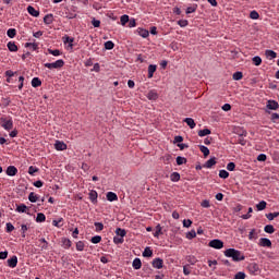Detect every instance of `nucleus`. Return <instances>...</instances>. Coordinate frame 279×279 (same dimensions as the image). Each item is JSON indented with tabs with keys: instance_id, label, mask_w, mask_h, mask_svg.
Masks as SVG:
<instances>
[{
	"instance_id": "obj_1",
	"label": "nucleus",
	"mask_w": 279,
	"mask_h": 279,
	"mask_svg": "<svg viewBox=\"0 0 279 279\" xmlns=\"http://www.w3.org/2000/svg\"><path fill=\"white\" fill-rule=\"evenodd\" d=\"M223 255L228 258H231L235 263L246 259V256L242 251L232 247L225 250Z\"/></svg>"
},
{
	"instance_id": "obj_2",
	"label": "nucleus",
	"mask_w": 279,
	"mask_h": 279,
	"mask_svg": "<svg viewBox=\"0 0 279 279\" xmlns=\"http://www.w3.org/2000/svg\"><path fill=\"white\" fill-rule=\"evenodd\" d=\"M0 125L5 131H11L14 128L13 119L11 117L8 118H0Z\"/></svg>"
},
{
	"instance_id": "obj_3",
	"label": "nucleus",
	"mask_w": 279,
	"mask_h": 279,
	"mask_svg": "<svg viewBox=\"0 0 279 279\" xmlns=\"http://www.w3.org/2000/svg\"><path fill=\"white\" fill-rule=\"evenodd\" d=\"M65 65V62L63 59H59L56 62L52 63H45L44 66L49 69V70H53V69H61Z\"/></svg>"
},
{
	"instance_id": "obj_4",
	"label": "nucleus",
	"mask_w": 279,
	"mask_h": 279,
	"mask_svg": "<svg viewBox=\"0 0 279 279\" xmlns=\"http://www.w3.org/2000/svg\"><path fill=\"white\" fill-rule=\"evenodd\" d=\"M208 246L216 248V250H221L225 247V242L219 239H214V240L209 241Z\"/></svg>"
},
{
	"instance_id": "obj_5",
	"label": "nucleus",
	"mask_w": 279,
	"mask_h": 279,
	"mask_svg": "<svg viewBox=\"0 0 279 279\" xmlns=\"http://www.w3.org/2000/svg\"><path fill=\"white\" fill-rule=\"evenodd\" d=\"M266 109L268 110H278L279 109V102L272 99L267 100Z\"/></svg>"
},
{
	"instance_id": "obj_6",
	"label": "nucleus",
	"mask_w": 279,
	"mask_h": 279,
	"mask_svg": "<svg viewBox=\"0 0 279 279\" xmlns=\"http://www.w3.org/2000/svg\"><path fill=\"white\" fill-rule=\"evenodd\" d=\"M258 245L263 247H272V241L268 238H260Z\"/></svg>"
},
{
	"instance_id": "obj_7",
	"label": "nucleus",
	"mask_w": 279,
	"mask_h": 279,
	"mask_svg": "<svg viewBox=\"0 0 279 279\" xmlns=\"http://www.w3.org/2000/svg\"><path fill=\"white\" fill-rule=\"evenodd\" d=\"M163 263L165 262L162 258L157 257V258L153 259L151 265L156 269H161V268H163Z\"/></svg>"
},
{
	"instance_id": "obj_8",
	"label": "nucleus",
	"mask_w": 279,
	"mask_h": 279,
	"mask_svg": "<svg viewBox=\"0 0 279 279\" xmlns=\"http://www.w3.org/2000/svg\"><path fill=\"white\" fill-rule=\"evenodd\" d=\"M146 98L148 100H157L159 98V94L156 89H151L146 94Z\"/></svg>"
},
{
	"instance_id": "obj_9",
	"label": "nucleus",
	"mask_w": 279,
	"mask_h": 279,
	"mask_svg": "<svg viewBox=\"0 0 279 279\" xmlns=\"http://www.w3.org/2000/svg\"><path fill=\"white\" fill-rule=\"evenodd\" d=\"M54 149L59 150V151L66 150L68 149V145L64 142L56 141Z\"/></svg>"
},
{
	"instance_id": "obj_10",
	"label": "nucleus",
	"mask_w": 279,
	"mask_h": 279,
	"mask_svg": "<svg viewBox=\"0 0 279 279\" xmlns=\"http://www.w3.org/2000/svg\"><path fill=\"white\" fill-rule=\"evenodd\" d=\"M7 175L14 177L19 173V169L14 166H9L5 170Z\"/></svg>"
},
{
	"instance_id": "obj_11",
	"label": "nucleus",
	"mask_w": 279,
	"mask_h": 279,
	"mask_svg": "<svg viewBox=\"0 0 279 279\" xmlns=\"http://www.w3.org/2000/svg\"><path fill=\"white\" fill-rule=\"evenodd\" d=\"M247 268L252 274H258L260 271V267L257 263H251Z\"/></svg>"
},
{
	"instance_id": "obj_12",
	"label": "nucleus",
	"mask_w": 279,
	"mask_h": 279,
	"mask_svg": "<svg viewBox=\"0 0 279 279\" xmlns=\"http://www.w3.org/2000/svg\"><path fill=\"white\" fill-rule=\"evenodd\" d=\"M215 165H217V158H216V157H210L209 160H207V161L203 165V168L210 169V168H213Z\"/></svg>"
},
{
	"instance_id": "obj_13",
	"label": "nucleus",
	"mask_w": 279,
	"mask_h": 279,
	"mask_svg": "<svg viewBox=\"0 0 279 279\" xmlns=\"http://www.w3.org/2000/svg\"><path fill=\"white\" fill-rule=\"evenodd\" d=\"M7 263H8V266H9V267L14 268V267L17 266L19 258H17L16 255H13L11 258H9V259L7 260Z\"/></svg>"
},
{
	"instance_id": "obj_14",
	"label": "nucleus",
	"mask_w": 279,
	"mask_h": 279,
	"mask_svg": "<svg viewBox=\"0 0 279 279\" xmlns=\"http://www.w3.org/2000/svg\"><path fill=\"white\" fill-rule=\"evenodd\" d=\"M88 197L90 199V202L93 204H96L98 202V192L95 191V190H92L89 193H88Z\"/></svg>"
},
{
	"instance_id": "obj_15",
	"label": "nucleus",
	"mask_w": 279,
	"mask_h": 279,
	"mask_svg": "<svg viewBox=\"0 0 279 279\" xmlns=\"http://www.w3.org/2000/svg\"><path fill=\"white\" fill-rule=\"evenodd\" d=\"M142 266H143V263H142V259H141V258L136 257V258L133 259V262H132V267H133L135 270L141 269Z\"/></svg>"
},
{
	"instance_id": "obj_16",
	"label": "nucleus",
	"mask_w": 279,
	"mask_h": 279,
	"mask_svg": "<svg viewBox=\"0 0 279 279\" xmlns=\"http://www.w3.org/2000/svg\"><path fill=\"white\" fill-rule=\"evenodd\" d=\"M137 34L142 37V38H148L149 37V31L144 29L142 27H138L136 29Z\"/></svg>"
},
{
	"instance_id": "obj_17",
	"label": "nucleus",
	"mask_w": 279,
	"mask_h": 279,
	"mask_svg": "<svg viewBox=\"0 0 279 279\" xmlns=\"http://www.w3.org/2000/svg\"><path fill=\"white\" fill-rule=\"evenodd\" d=\"M24 47L29 48L32 51H37L39 49V45L37 43H26Z\"/></svg>"
},
{
	"instance_id": "obj_18",
	"label": "nucleus",
	"mask_w": 279,
	"mask_h": 279,
	"mask_svg": "<svg viewBox=\"0 0 279 279\" xmlns=\"http://www.w3.org/2000/svg\"><path fill=\"white\" fill-rule=\"evenodd\" d=\"M27 13L31 14L34 17H38L40 15V12L37 11L34 7H27Z\"/></svg>"
},
{
	"instance_id": "obj_19",
	"label": "nucleus",
	"mask_w": 279,
	"mask_h": 279,
	"mask_svg": "<svg viewBox=\"0 0 279 279\" xmlns=\"http://www.w3.org/2000/svg\"><path fill=\"white\" fill-rule=\"evenodd\" d=\"M38 241L40 242V244L38 246L40 247L41 251L48 250L49 242L45 238H41Z\"/></svg>"
},
{
	"instance_id": "obj_20",
	"label": "nucleus",
	"mask_w": 279,
	"mask_h": 279,
	"mask_svg": "<svg viewBox=\"0 0 279 279\" xmlns=\"http://www.w3.org/2000/svg\"><path fill=\"white\" fill-rule=\"evenodd\" d=\"M247 133L244 132L243 134H240L236 138V144H241L242 146H245L246 145V140L244 138V136H246Z\"/></svg>"
},
{
	"instance_id": "obj_21",
	"label": "nucleus",
	"mask_w": 279,
	"mask_h": 279,
	"mask_svg": "<svg viewBox=\"0 0 279 279\" xmlns=\"http://www.w3.org/2000/svg\"><path fill=\"white\" fill-rule=\"evenodd\" d=\"M106 198H107V201H109V202H114V201H118V199H119L117 193H113V192H108V193L106 194Z\"/></svg>"
},
{
	"instance_id": "obj_22",
	"label": "nucleus",
	"mask_w": 279,
	"mask_h": 279,
	"mask_svg": "<svg viewBox=\"0 0 279 279\" xmlns=\"http://www.w3.org/2000/svg\"><path fill=\"white\" fill-rule=\"evenodd\" d=\"M53 14H46L45 16H44V24H46V25H51L52 23H53Z\"/></svg>"
},
{
	"instance_id": "obj_23",
	"label": "nucleus",
	"mask_w": 279,
	"mask_h": 279,
	"mask_svg": "<svg viewBox=\"0 0 279 279\" xmlns=\"http://www.w3.org/2000/svg\"><path fill=\"white\" fill-rule=\"evenodd\" d=\"M265 56H266L267 59L272 60V59H276L278 57V53L274 50H266Z\"/></svg>"
},
{
	"instance_id": "obj_24",
	"label": "nucleus",
	"mask_w": 279,
	"mask_h": 279,
	"mask_svg": "<svg viewBox=\"0 0 279 279\" xmlns=\"http://www.w3.org/2000/svg\"><path fill=\"white\" fill-rule=\"evenodd\" d=\"M183 122H185L190 129H195L196 128V122L193 118H185L183 120Z\"/></svg>"
},
{
	"instance_id": "obj_25",
	"label": "nucleus",
	"mask_w": 279,
	"mask_h": 279,
	"mask_svg": "<svg viewBox=\"0 0 279 279\" xmlns=\"http://www.w3.org/2000/svg\"><path fill=\"white\" fill-rule=\"evenodd\" d=\"M31 85H32V87L37 88L43 85V82L39 77H33Z\"/></svg>"
},
{
	"instance_id": "obj_26",
	"label": "nucleus",
	"mask_w": 279,
	"mask_h": 279,
	"mask_svg": "<svg viewBox=\"0 0 279 279\" xmlns=\"http://www.w3.org/2000/svg\"><path fill=\"white\" fill-rule=\"evenodd\" d=\"M61 243H62L63 248H65V250H68L72 246V241L68 238L61 239Z\"/></svg>"
},
{
	"instance_id": "obj_27",
	"label": "nucleus",
	"mask_w": 279,
	"mask_h": 279,
	"mask_svg": "<svg viewBox=\"0 0 279 279\" xmlns=\"http://www.w3.org/2000/svg\"><path fill=\"white\" fill-rule=\"evenodd\" d=\"M156 71H157V65L149 64L148 65V78H153Z\"/></svg>"
},
{
	"instance_id": "obj_28",
	"label": "nucleus",
	"mask_w": 279,
	"mask_h": 279,
	"mask_svg": "<svg viewBox=\"0 0 279 279\" xmlns=\"http://www.w3.org/2000/svg\"><path fill=\"white\" fill-rule=\"evenodd\" d=\"M7 47L11 52H16L19 50V47L13 41L8 43Z\"/></svg>"
},
{
	"instance_id": "obj_29",
	"label": "nucleus",
	"mask_w": 279,
	"mask_h": 279,
	"mask_svg": "<svg viewBox=\"0 0 279 279\" xmlns=\"http://www.w3.org/2000/svg\"><path fill=\"white\" fill-rule=\"evenodd\" d=\"M199 150L203 153L204 157H208L210 155V149L205 145H199Z\"/></svg>"
},
{
	"instance_id": "obj_30",
	"label": "nucleus",
	"mask_w": 279,
	"mask_h": 279,
	"mask_svg": "<svg viewBox=\"0 0 279 279\" xmlns=\"http://www.w3.org/2000/svg\"><path fill=\"white\" fill-rule=\"evenodd\" d=\"M170 180L172 182H179L181 180V174L179 172H173L170 174Z\"/></svg>"
},
{
	"instance_id": "obj_31",
	"label": "nucleus",
	"mask_w": 279,
	"mask_h": 279,
	"mask_svg": "<svg viewBox=\"0 0 279 279\" xmlns=\"http://www.w3.org/2000/svg\"><path fill=\"white\" fill-rule=\"evenodd\" d=\"M142 255L144 257H150V256L154 255V252H153V250L150 247L147 246V247L144 248Z\"/></svg>"
},
{
	"instance_id": "obj_32",
	"label": "nucleus",
	"mask_w": 279,
	"mask_h": 279,
	"mask_svg": "<svg viewBox=\"0 0 279 279\" xmlns=\"http://www.w3.org/2000/svg\"><path fill=\"white\" fill-rule=\"evenodd\" d=\"M28 207L25 204L16 205V211L17 213H27Z\"/></svg>"
},
{
	"instance_id": "obj_33",
	"label": "nucleus",
	"mask_w": 279,
	"mask_h": 279,
	"mask_svg": "<svg viewBox=\"0 0 279 279\" xmlns=\"http://www.w3.org/2000/svg\"><path fill=\"white\" fill-rule=\"evenodd\" d=\"M197 134L199 137H204V136L210 135L211 130H209V129L199 130Z\"/></svg>"
},
{
	"instance_id": "obj_34",
	"label": "nucleus",
	"mask_w": 279,
	"mask_h": 279,
	"mask_svg": "<svg viewBox=\"0 0 279 279\" xmlns=\"http://www.w3.org/2000/svg\"><path fill=\"white\" fill-rule=\"evenodd\" d=\"M258 211L265 210L267 208V202L262 201L256 205Z\"/></svg>"
},
{
	"instance_id": "obj_35",
	"label": "nucleus",
	"mask_w": 279,
	"mask_h": 279,
	"mask_svg": "<svg viewBox=\"0 0 279 279\" xmlns=\"http://www.w3.org/2000/svg\"><path fill=\"white\" fill-rule=\"evenodd\" d=\"M38 199H39V196L36 195L34 192H31V193L28 194V201H29L31 203H36Z\"/></svg>"
},
{
	"instance_id": "obj_36",
	"label": "nucleus",
	"mask_w": 279,
	"mask_h": 279,
	"mask_svg": "<svg viewBox=\"0 0 279 279\" xmlns=\"http://www.w3.org/2000/svg\"><path fill=\"white\" fill-rule=\"evenodd\" d=\"M104 47L106 50H112V49H114L116 45L113 41L109 40L104 44Z\"/></svg>"
},
{
	"instance_id": "obj_37",
	"label": "nucleus",
	"mask_w": 279,
	"mask_h": 279,
	"mask_svg": "<svg viewBox=\"0 0 279 279\" xmlns=\"http://www.w3.org/2000/svg\"><path fill=\"white\" fill-rule=\"evenodd\" d=\"M264 231L269 234H272V233H275L276 229L272 225H267V226H265Z\"/></svg>"
},
{
	"instance_id": "obj_38",
	"label": "nucleus",
	"mask_w": 279,
	"mask_h": 279,
	"mask_svg": "<svg viewBox=\"0 0 279 279\" xmlns=\"http://www.w3.org/2000/svg\"><path fill=\"white\" fill-rule=\"evenodd\" d=\"M197 9H198V5H197V4H193V5L189 7V8H186L185 13H186V14L194 13V12L197 11Z\"/></svg>"
},
{
	"instance_id": "obj_39",
	"label": "nucleus",
	"mask_w": 279,
	"mask_h": 279,
	"mask_svg": "<svg viewBox=\"0 0 279 279\" xmlns=\"http://www.w3.org/2000/svg\"><path fill=\"white\" fill-rule=\"evenodd\" d=\"M116 234L118 236H121V238H124L126 235V230L125 229H122V228H117L116 229Z\"/></svg>"
},
{
	"instance_id": "obj_40",
	"label": "nucleus",
	"mask_w": 279,
	"mask_h": 279,
	"mask_svg": "<svg viewBox=\"0 0 279 279\" xmlns=\"http://www.w3.org/2000/svg\"><path fill=\"white\" fill-rule=\"evenodd\" d=\"M46 221V215L44 213H38L36 216V222H44Z\"/></svg>"
},
{
	"instance_id": "obj_41",
	"label": "nucleus",
	"mask_w": 279,
	"mask_h": 279,
	"mask_svg": "<svg viewBox=\"0 0 279 279\" xmlns=\"http://www.w3.org/2000/svg\"><path fill=\"white\" fill-rule=\"evenodd\" d=\"M252 61H253L254 65H256V66H259V65H262V63H263V59H262L260 57H258V56H255V57L252 59Z\"/></svg>"
},
{
	"instance_id": "obj_42",
	"label": "nucleus",
	"mask_w": 279,
	"mask_h": 279,
	"mask_svg": "<svg viewBox=\"0 0 279 279\" xmlns=\"http://www.w3.org/2000/svg\"><path fill=\"white\" fill-rule=\"evenodd\" d=\"M129 21H130V16L126 15V14H124V15H122V16L120 17V23H121L122 26H125L126 23H129Z\"/></svg>"
},
{
	"instance_id": "obj_43",
	"label": "nucleus",
	"mask_w": 279,
	"mask_h": 279,
	"mask_svg": "<svg viewBox=\"0 0 279 279\" xmlns=\"http://www.w3.org/2000/svg\"><path fill=\"white\" fill-rule=\"evenodd\" d=\"M94 226H95V231L96 232H100L105 229V226L102 222H94Z\"/></svg>"
},
{
	"instance_id": "obj_44",
	"label": "nucleus",
	"mask_w": 279,
	"mask_h": 279,
	"mask_svg": "<svg viewBox=\"0 0 279 279\" xmlns=\"http://www.w3.org/2000/svg\"><path fill=\"white\" fill-rule=\"evenodd\" d=\"M160 234H162V227H161V225H157L156 226V231L154 232V236L159 238Z\"/></svg>"
},
{
	"instance_id": "obj_45",
	"label": "nucleus",
	"mask_w": 279,
	"mask_h": 279,
	"mask_svg": "<svg viewBox=\"0 0 279 279\" xmlns=\"http://www.w3.org/2000/svg\"><path fill=\"white\" fill-rule=\"evenodd\" d=\"M62 40H63V44H70V47H73V43H74V38H72V37H70V36H64L63 38H62Z\"/></svg>"
},
{
	"instance_id": "obj_46",
	"label": "nucleus",
	"mask_w": 279,
	"mask_h": 279,
	"mask_svg": "<svg viewBox=\"0 0 279 279\" xmlns=\"http://www.w3.org/2000/svg\"><path fill=\"white\" fill-rule=\"evenodd\" d=\"M258 238L256 229H252L248 233V240H256Z\"/></svg>"
},
{
	"instance_id": "obj_47",
	"label": "nucleus",
	"mask_w": 279,
	"mask_h": 279,
	"mask_svg": "<svg viewBox=\"0 0 279 279\" xmlns=\"http://www.w3.org/2000/svg\"><path fill=\"white\" fill-rule=\"evenodd\" d=\"M175 161H177V165L181 166V165L186 163V162H187V159L184 158V157H182V156H178L177 159H175Z\"/></svg>"
},
{
	"instance_id": "obj_48",
	"label": "nucleus",
	"mask_w": 279,
	"mask_h": 279,
	"mask_svg": "<svg viewBox=\"0 0 279 279\" xmlns=\"http://www.w3.org/2000/svg\"><path fill=\"white\" fill-rule=\"evenodd\" d=\"M16 29H14V28H9L8 31H7V36L8 37H10V38H14L15 36H16Z\"/></svg>"
},
{
	"instance_id": "obj_49",
	"label": "nucleus",
	"mask_w": 279,
	"mask_h": 279,
	"mask_svg": "<svg viewBox=\"0 0 279 279\" xmlns=\"http://www.w3.org/2000/svg\"><path fill=\"white\" fill-rule=\"evenodd\" d=\"M196 236H197L196 230H191L190 232L186 233V239L189 240H193Z\"/></svg>"
},
{
	"instance_id": "obj_50",
	"label": "nucleus",
	"mask_w": 279,
	"mask_h": 279,
	"mask_svg": "<svg viewBox=\"0 0 279 279\" xmlns=\"http://www.w3.org/2000/svg\"><path fill=\"white\" fill-rule=\"evenodd\" d=\"M47 51L49 54H52L53 57H59L62 54L61 50L59 49H54V50L48 49Z\"/></svg>"
},
{
	"instance_id": "obj_51",
	"label": "nucleus",
	"mask_w": 279,
	"mask_h": 279,
	"mask_svg": "<svg viewBox=\"0 0 279 279\" xmlns=\"http://www.w3.org/2000/svg\"><path fill=\"white\" fill-rule=\"evenodd\" d=\"M113 243L122 244V243H124V238L120 236V235H116V236H113Z\"/></svg>"
},
{
	"instance_id": "obj_52",
	"label": "nucleus",
	"mask_w": 279,
	"mask_h": 279,
	"mask_svg": "<svg viewBox=\"0 0 279 279\" xmlns=\"http://www.w3.org/2000/svg\"><path fill=\"white\" fill-rule=\"evenodd\" d=\"M276 217H279V211L266 214L268 220H274Z\"/></svg>"
},
{
	"instance_id": "obj_53",
	"label": "nucleus",
	"mask_w": 279,
	"mask_h": 279,
	"mask_svg": "<svg viewBox=\"0 0 279 279\" xmlns=\"http://www.w3.org/2000/svg\"><path fill=\"white\" fill-rule=\"evenodd\" d=\"M229 177H230V173L227 170H220L219 171V178L228 179Z\"/></svg>"
},
{
	"instance_id": "obj_54",
	"label": "nucleus",
	"mask_w": 279,
	"mask_h": 279,
	"mask_svg": "<svg viewBox=\"0 0 279 279\" xmlns=\"http://www.w3.org/2000/svg\"><path fill=\"white\" fill-rule=\"evenodd\" d=\"M243 73L242 72H235V73H233V75H232V78L234 80V81H240V80H242L243 78Z\"/></svg>"
},
{
	"instance_id": "obj_55",
	"label": "nucleus",
	"mask_w": 279,
	"mask_h": 279,
	"mask_svg": "<svg viewBox=\"0 0 279 279\" xmlns=\"http://www.w3.org/2000/svg\"><path fill=\"white\" fill-rule=\"evenodd\" d=\"M84 248H85V243L83 241H77L76 242V251L82 252V251H84Z\"/></svg>"
},
{
	"instance_id": "obj_56",
	"label": "nucleus",
	"mask_w": 279,
	"mask_h": 279,
	"mask_svg": "<svg viewBox=\"0 0 279 279\" xmlns=\"http://www.w3.org/2000/svg\"><path fill=\"white\" fill-rule=\"evenodd\" d=\"M102 240L101 235L92 236L90 242L94 244L100 243Z\"/></svg>"
},
{
	"instance_id": "obj_57",
	"label": "nucleus",
	"mask_w": 279,
	"mask_h": 279,
	"mask_svg": "<svg viewBox=\"0 0 279 279\" xmlns=\"http://www.w3.org/2000/svg\"><path fill=\"white\" fill-rule=\"evenodd\" d=\"M38 171H39V169L37 167L29 166L27 172H28V174L34 175Z\"/></svg>"
},
{
	"instance_id": "obj_58",
	"label": "nucleus",
	"mask_w": 279,
	"mask_h": 279,
	"mask_svg": "<svg viewBox=\"0 0 279 279\" xmlns=\"http://www.w3.org/2000/svg\"><path fill=\"white\" fill-rule=\"evenodd\" d=\"M270 120L274 123H278V121H279V113H277V112L271 113Z\"/></svg>"
},
{
	"instance_id": "obj_59",
	"label": "nucleus",
	"mask_w": 279,
	"mask_h": 279,
	"mask_svg": "<svg viewBox=\"0 0 279 279\" xmlns=\"http://www.w3.org/2000/svg\"><path fill=\"white\" fill-rule=\"evenodd\" d=\"M246 278V274L243 271H239L234 275V279H245Z\"/></svg>"
},
{
	"instance_id": "obj_60",
	"label": "nucleus",
	"mask_w": 279,
	"mask_h": 279,
	"mask_svg": "<svg viewBox=\"0 0 279 279\" xmlns=\"http://www.w3.org/2000/svg\"><path fill=\"white\" fill-rule=\"evenodd\" d=\"M259 17H260V15L257 11H252L250 13V19H252V20H258Z\"/></svg>"
},
{
	"instance_id": "obj_61",
	"label": "nucleus",
	"mask_w": 279,
	"mask_h": 279,
	"mask_svg": "<svg viewBox=\"0 0 279 279\" xmlns=\"http://www.w3.org/2000/svg\"><path fill=\"white\" fill-rule=\"evenodd\" d=\"M178 25L180 27H186V26H189V21L187 20H179Z\"/></svg>"
},
{
	"instance_id": "obj_62",
	"label": "nucleus",
	"mask_w": 279,
	"mask_h": 279,
	"mask_svg": "<svg viewBox=\"0 0 279 279\" xmlns=\"http://www.w3.org/2000/svg\"><path fill=\"white\" fill-rule=\"evenodd\" d=\"M15 229V227L11 222L5 223V231L12 232Z\"/></svg>"
},
{
	"instance_id": "obj_63",
	"label": "nucleus",
	"mask_w": 279,
	"mask_h": 279,
	"mask_svg": "<svg viewBox=\"0 0 279 279\" xmlns=\"http://www.w3.org/2000/svg\"><path fill=\"white\" fill-rule=\"evenodd\" d=\"M186 260L191 264V265H195L197 263V258L195 256H187Z\"/></svg>"
},
{
	"instance_id": "obj_64",
	"label": "nucleus",
	"mask_w": 279,
	"mask_h": 279,
	"mask_svg": "<svg viewBox=\"0 0 279 279\" xmlns=\"http://www.w3.org/2000/svg\"><path fill=\"white\" fill-rule=\"evenodd\" d=\"M137 23L135 19H130L129 20V24L128 27L132 28V27H136Z\"/></svg>"
}]
</instances>
